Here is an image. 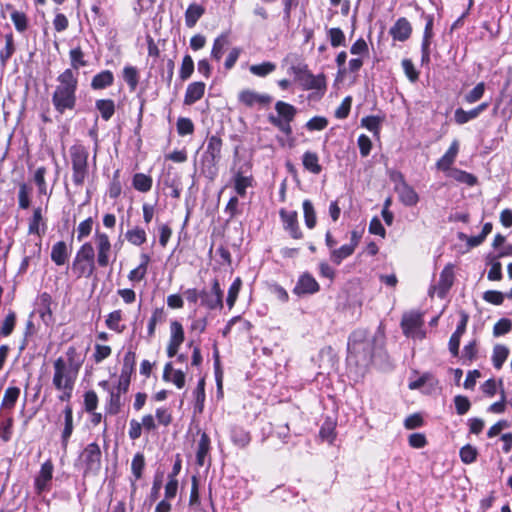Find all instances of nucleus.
<instances>
[{
    "label": "nucleus",
    "mask_w": 512,
    "mask_h": 512,
    "mask_svg": "<svg viewBox=\"0 0 512 512\" xmlns=\"http://www.w3.org/2000/svg\"><path fill=\"white\" fill-rule=\"evenodd\" d=\"M354 249L349 244L342 245L340 248L332 249L330 252V260L336 264L340 265L341 262L351 256L354 253Z\"/></svg>",
    "instance_id": "obj_31"
},
{
    "label": "nucleus",
    "mask_w": 512,
    "mask_h": 512,
    "mask_svg": "<svg viewBox=\"0 0 512 512\" xmlns=\"http://www.w3.org/2000/svg\"><path fill=\"white\" fill-rule=\"evenodd\" d=\"M69 257L68 247L64 241H58L52 246L51 260L57 265H64Z\"/></svg>",
    "instance_id": "obj_27"
},
{
    "label": "nucleus",
    "mask_w": 512,
    "mask_h": 512,
    "mask_svg": "<svg viewBox=\"0 0 512 512\" xmlns=\"http://www.w3.org/2000/svg\"><path fill=\"white\" fill-rule=\"evenodd\" d=\"M238 99L247 107H252L254 105L265 106L272 101V97L270 95L261 94L250 89L242 90L238 95Z\"/></svg>",
    "instance_id": "obj_15"
},
{
    "label": "nucleus",
    "mask_w": 512,
    "mask_h": 512,
    "mask_svg": "<svg viewBox=\"0 0 512 512\" xmlns=\"http://www.w3.org/2000/svg\"><path fill=\"white\" fill-rule=\"evenodd\" d=\"M64 420L65 426L62 433L63 445L66 446L67 439L71 436L73 431V415L72 408L70 406H66L64 409Z\"/></svg>",
    "instance_id": "obj_43"
},
{
    "label": "nucleus",
    "mask_w": 512,
    "mask_h": 512,
    "mask_svg": "<svg viewBox=\"0 0 512 512\" xmlns=\"http://www.w3.org/2000/svg\"><path fill=\"white\" fill-rule=\"evenodd\" d=\"M98 405V397L94 391H87L84 395V406L87 412H93Z\"/></svg>",
    "instance_id": "obj_59"
},
{
    "label": "nucleus",
    "mask_w": 512,
    "mask_h": 512,
    "mask_svg": "<svg viewBox=\"0 0 512 512\" xmlns=\"http://www.w3.org/2000/svg\"><path fill=\"white\" fill-rule=\"evenodd\" d=\"M280 217L282 219L284 228L290 233L294 239H300L302 232L298 226V215L295 211L280 210Z\"/></svg>",
    "instance_id": "obj_16"
},
{
    "label": "nucleus",
    "mask_w": 512,
    "mask_h": 512,
    "mask_svg": "<svg viewBox=\"0 0 512 512\" xmlns=\"http://www.w3.org/2000/svg\"><path fill=\"white\" fill-rule=\"evenodd\" d=\"M483 299L489 303L500 305L504 301V295L495 290H489L484 293Z\"/></svg>",
    "instance_id": "obj_62"
},
{
    "label": "nucleus",
    "mask_w": 512,
    "mask_h": 512,
    "mask_svg": "<svg viewBox=\"0 0 512 512\" xmlns=\"http://www.w3.org/2000/svg\"><path fill=\"white\" fill-rule=\"evenodd\" d=\"M133 186L140 192H148L152 187V178L143 173H137L133 177Z\"/></svg>",
    "instance_id": "obj_38"
},
{
    "label": "nucleus",
    "mask_w": 512,
    "mask_h": 512,
    "mask_svg": "<svg viewBox=\"0 0 512 512\" xmlns=\"http://www.w3.org/2000/svg\"><path fill=\"white\" fill-rule=\"evenodd\" d=\"M177 132L180 136L192 134L194 132V124L191 119L180 117L177 121Z\"/></svg>",
    "instance_id": "obj_53"
},
{
    "label": "nucleus",
    "mask_w": 512,
    "mask_h": 512,
    "mask_svg": "<svg viewBox=\"0 0 512 512\" xmlns=\"http://www.w3.org/2000/svg\"><path fill=\"white\" fill-rule=\"evenodd\" d=\"M297 79L306 90L323 91L326 88V81L323 74L313 75L307 69L299 68Z\"/></svg>",
    "instance_id": "obj_11"
},
{
    "label": "nucleus",
    "mask_w": 512,
    "mask_h": 512,
    "mask_svg": "<svg viewBox=\"0 0 512 512\" xmlns=\"http://www.w3.org/2000/svg\"><path fill=\"white\" fill-rule=\"evenodd\" d=\"M458 151L459 143L454 140L446 153L437 161V168L443 171L448 170L455 161Z\"/></svg>",
    "instance_id": "obj_26"
},
{
    "label": "nucleus",
    "mask_w": 512,
    "mask_h": 512,
    "mask_svg": "<svg viewBox=\"0 0 512 512\" xmlns=\"http://www.w3.org/2000/svg\"><path fill=\"white\" fill-rule=\"evenodd\" d=\"M227 44H228L227 35L226 34L219 35L213 42V47L211 50V57L216 61H220Z\"/></svg>",
    "instance_id": "obj_35"
},
{
    "label": "nucleus",
    "mask_w": 512,
    "mask_h": 512,
    "mask_svg": "<svg viewBox=\"0 0 512 512\" xmlns=\"http://www.w3.org/2000/svg\"><path fill=\"white\" fill-rule=\"evenodd\" d=\"M303 214L305 225L309 229H313L316 226V212L312 202L308 199L303 201Z\"/></svg>",
    "instance_id": "obj_36"
},
{
    "label": "nucleus",
    "mask_w": 512,
    "mask_h": 512,
    "mask_svg": "<svg viewBox=\"0 0 512 512\" xmlns=\"http://www.w3.org/2000/svg\"><path fill=\"white\" fill-rule=\"evenodd\" d=\"M241 286H242V281L239 277H237L233 281V283L231 284V286L228 290L226 303H227V306L229 307V309H232L233 306L235 305V302L238 298V294L240 292Z\"/></svg>",
    "instance_id": "obj_47"
},
{
    "label": "nucleus",
    "mask_w": 512,
    "mask_h": 512,
    "mask_svg": "<svg viewBox=\"0 0 512 512\" xmlns=\"http://www.w3.org/2000/svg\"><path fill=\"white\" fill-rule=\"evenodd\" d=\"M402 67L404 69L406 76L411 82H415L418 79V72L416 71L411 60L404 59L402 61Z\"/></svg>",
    "instance_id": "obj_64"
},
{
    "label": "nucleus",
    "mask_w": 512,
    "mask_h": 512,
    "mask_svg": "<svg viewBox=\"0 0 512 512\" xmlns=\"http://www.w3.org/2000/svg\"><path fill=\"white\" fill-rule=\"evenodd\" d=\"M13 418L11 416L0 419V438L8 441L12 437Z\"/></svg>",
    "instance_id": "obj_50"
},
{
    "label": "nucleus",
    "mask_w": 512,
    "mask_h": 512,
    "mask_svg": "<svg viewBox=\"0 0 512 512\" xmlns=\"http://www.w3.org/2000/svg\"><path fill=\"white\" fill-rule=\"evenodd\" d=\"M75 353V348L70 347L67 350L69 363L62 357H59L54 361V375L52 382L54 387L61 392L59 395V400L61 401H69L72 397V392L80 367V364L73 363Z\"/></svg>",
    "instance_id": "obj_1"
},
{
    "label": "nucleus",
    "mask_w": 512,
    "mask_h": 512,
    "mask_svg": "<svg viewBox=\"0 0 512 512\" xmlns=\"http://www.w3.org/2000/svg\"><path fill=\"white\" fill-rule=\"evenodd\" d=\"M318 290H319L318 282L315 280V278L312 275H310L308 273L303 274L299 278V280L294 288V292L298 295L313 294V293H316Z\"/></svg>",
    "instance_id": "obj_19"
},
{
    "label": "nucleus",
    "mask_w": 512,
    "mask_h": 512,
    "mask_svg": "<svg viewBox=\"0 0 512 512\" xmlns=\"http://www.w3.org/2000/svg\"><path fill=\"white\" fill-rule=\"evenodd\" d=\"M20 395L18 387H8L5 392L1 403V408L11 410L15 406Z\"/></svg>",
    "instance_id": "obj_32"
},
{
    "label": "nucleus",
    "mask_w": 512,
    "mask_h": 512,
    "mask_svg": "<svg viewBox=\"0 0 512 512\" xmlns=\"http://www.w3.org/2000/svg\"><path fill=\"white\" fill-rule=\"evenodd\" d=\"M78 75L72 69H66L57 77V86L52 95V103L57 112L65 113L76 106Z\"/></svg>",
    "instance_id": "obj_2"
},
{
    "label": "nucleus",
    "mask_w": 512,
    "mask_h": 512,
    "mask_svg": "<svg viewBox=\"0 0 512 512\" xmlns=\"http://www.w3.org/2000/svg\"><path fill=\"white\" fill-rule=\"evenodd\" d=\"M164 320H165L164 309L163 308H156L153 311L152 316H151V318L149 319V322H148L147 331H148V336L149 337L154 336L157 323H161Z\"/></svg>",
    "instance_id": "obj_44"
},
{
    "label": "nucleus",
    "mask_w": 512,
    "mask_h": 512,
    "mask_svg": "<svg viewBox=\"0 0 512 512\" xmlns=\"http://www.w3.org/2000/svg\"><path fill=\"white\" fill-rule=\"evenodd\" d=\"M15 52L13 35L11 33L5 35V47L0 51V60L3 64L11 58Z\"/></svg>",
    "instance_id": "obj_46"
},
{
    "label": "nucleus",
    "mask_w": 512,
    "mask_h": 512,
    "mask_svg": "<svg viewBox=\"0 0 512 512\" xmlns=\"http://www.w3.org/2000/svg\"><path fill=\"white\" fill-rule=\"evenodd\" d=\"M454 273L451 267L447 266L440 274L439 288L442 292H446L453 285Z\"/></svg>",
    "instance_id": "obj_45"
},
{
    "label": "nucleus",
    "mask_w": 512,
    "mask_h": 512,
    "mask_svg": "<svg viewBox=\"0 0 512 512\" xmlns=\"http://www.w3.org/2000/svg\"><path fill=\"white\" fill-rule=\"evenodd\" d=\"M357 143H358V147H359L361 156H363V157L368 156L371 151V148H372V142H371L370 138L368 136H366L365 134H361L358 137Z\"/></svg>",
    "instance_id": "obj_61"
},
{
    "label": "nucleus",
    "mask_w": 512,
    "mask_h": 512,
    "mask_svg": "<svg viewBox=\"0 0 512 512\" xmlns=\"http://www.w3.org/2000/svg\"><path fill=\"white\" fill-rule=\"evenodd\" d=\"M236 324H239L240 328L243 330H248L250 328V323L248 321L242 319L240 316H236L228 321L226 327L223 330V335L226 336L228 333H230L233 326Z\"/></svg>",
    "instance_id": "obj_57"
},
{
    "label": "nucleus",
    "mask_w": 512,
    "mask_h": 512,
    "mask_svg": "<svg viewBox=\"0 0 512 512\" xmlns=\"http://www.w3.org/2000/svg\"><path fill=\"white\" fill-rule=\"evenodd\" d=\"M205 8L197 3L188 6L185 12V24L188 28H193L198 20L204 15Z\"/></svg>",
    "instance_id": "obj_28"
},
{
    "label": "nucleus",
    "mask_w": 512,
    "mask_h": 512,
    "mask_svg": "<svg viewBox=\"0 0 512 512\" xmlns=\"http://www.w3.org/2000/svg\"><path fill=\"white\" fill-rule=\"evenodd\" d=\"M125 237L129 243L135 246H141L146 242L147 238L145 230L138 226L129 229L126 232Z\"/></svg>",
    "instance_id": "obj_33"
},
{
    "label": "nucleus",
    "mask_w": 512,
    "mask_h": 512,
    "mask_svg": "<svg viewBox=\"0 0 512 512\" xmlns=\"http://www.w3.org/2000/svg\"><path fill=\"white\" fill-rule=\"evenodd\" d=\"M426 25L424 29V35L422 40V61H429L430 58V44H431V38L433 36V22L434 18L432 15H426L425 16Z\"/></svg>",
    "instance_id": "obj_21"
},
{
    "label": "nucleus",
    "mask_w": 512,
    "mask_h": 512,
    "mask_svg": "<svg viewBox=\"0 0 512 512\" xmlns=\"http://www.w3.org/2000/svg\"><path fill=\"white\" fill-rule=\"evenodd\" d=\"M114 82V75L110 70H104L96 74L91 81L93 90H101L111 86Z\"/></svg>",
    "instance_id": "obj_29"
},
{
    "label": "nucleus",
    "mask_w": 512,
    "mask_h": 512,
    "mask_svg": "<svg viewBox=\"0 0 512 512\" xmlns=\"http://www.w3.org/2000/svg\"><path fill=\"white\" fill-rule=\"evenodd\" d=\"M121 320L122 312L120 310H115L107 316L106 325L109 329L121 333L125 329V326L120 325Z\"/></svg>",
    "instance_id": "obj_42"
},
{
    "label": "nucleus",
    "mask_w": 512,
    "mask_h": 512,
    "mask_svg": "<svg viewBox=\"0 0 512 512\" xmlns=\"http://www.w3.org/2000/svg\"><path fill=\"white\" fill-rule=\"evenodd\" d=\"M95 106L105 121H108L115 112V104L111 99L97 100Z\"/></svg>",
    "instance_id": "obj_34"
},
{
    "label": "nucleus",
    "mask_w": 512,
    "mask_h": 512,
    "mask_svg": "<svg viewBox=\"0 0 512 512\" xmlns=\"http://www.w3.org/2000/svg\"><path fill=\"white\" fill-rule=\"evenodd\" d=\"M327 125H328V120L325 117L316 116L307 122L306 127L308 130L320 131V130H323L324 128H326Z\"/></svg>",
    "instance_id": "obj_60"
},
{
    "label": "nucleus",
    "mask_w": 512,
    "mask_h": 512,
    "mask_svg": "<svg viewBox=\"0 0 512 512\" xmlns=\"http://www.w3.org/2000/svg\"><path fill=\"white\" fill-rule=\"evenodd\" d=\"M71 68L74 72L77 71L80 67H84L87 65V62L84 60V53L80 47H76L71 49L69 52Z\"/></svg>",
    "instance_id": "obj_41"
},
{
    "label": "nucleus",
    "mask_w": 512,
    "mask_h": 512,
    "mask_svg": "<svg viewBox=\"0 0 512 512\" xmlns=\"http://www.w3.org/2000/svg\"><path fill=\"white\" fill-rule=\"evenodd\" d=\"M72 181L76 187H82L89 174L88 149L82 144H74L69 149Z\"/></svg>",
    "instance_id": "obj_4"
},
{
    "label": "nucleus",
    "mask_w": 512,
    "mask_h": 512,
    "mask_svg": "<svg viewBox=\"0 0 512 512\" xmlns=\"http://www.w3.org/2000/svg\"><path fill=\"white\" fill-rule=\"evenodd\" d=\"M423 325L422 314L419 312H409L403 315L401 326L406 336L422 339L424 333L421 330Z\"/></svg>",
    "instance_id": "obj_9"
},
{
    "label": "nucleus",
    "mask_w": 512,
    "mask_h": 512,
    "mask_svg": "<svg viewBox=\"0 0 512 512\" xmlns=\"http://www.w3.org/2000/svg\"><path fill=\"white\" fill-rule=\"evenodd\" d=\"M252 164L249 161L234 162V166L232 168L233 172V183L234 189L236 193L244 197L246 195V189L251 187L253 184V175H252Z\"/></svg>",
    "instance_id": "obj_7"
},
{
    "label": "nucleus",
    "mask_w": 512,
    "mask_h": 512,
    "mask_svg": "<svg viewBox=\"0 0 512 512\" xmlns=\"http://www.w3.org/2000/svg\"><path fill=\"white\" fill-rule=\"evenodd\" d=\"M276 65L272 62H263L261 64H254L249 67V71L258 77H265L274 72Z\"/></svg>",
    "instance_id": "obj_40"
},
{
    "label": "nucleus",
    "mask_w": 512,
    "mask_h": 512,
    "mask_svg": "<svg viewBox=\"0 0 512 512\" xmlns=\"http://www.w3.org/2000/svg\"><path fill=\"white\" fill-rule=\"evenodd\" d=\"M488 106L489 104L487 102H483L469 111H465L462 108H458L455 110L454 119L456 123L460 125L465 124L470 120L476 119L483 111H485L488 108Z\"/></svg>",
    "instance_id": "obj_20"
},
{
    "label": "nucleus",
    "mask_w": 512,
    "mask_h": 512,
    "mask_svg": "<svg viewBox=\"0 0 512 512\" xmlns=\"http://www.w3.org/2000/svg\"><path fill=\"white\" fill-rule=\"evenodd\" d=\"M145 466L144 456L141 453H137L131 463L132 473L136 479H140L142 476V471Z\"/></svg>",
    "instance_id": "obj_55"
},
{
    "label": "nucleus",
    "mask_w": 512,
    "mask_h": 512,
    "mask_svg": "<svg viewBox=\"0 0 512 512\" xmlns=\"http://www.w3.org/2000/svg\"><path fill=\"white\" fill-rule=\"evenodd\" d=\"M222 140L216 135L207 139V146L203 155L204 161L215 167L221 158Z\"/></svg>",
    "instance_id": "obj_13"
},
{
    "label": "nucleus",
    "mask_w": 512,
    "mask_h": 512,
    "mask_svg": "<svg viewBox=\"0 0 512 512\" xmlns=\"http://www.w3.org/2000/svg\"><path fill=\"white\" fill-rule=\"evenodd\" d=\"M46 225L43 222L42 209L35 208L33 216L29 220L28 233L31 235L41 236L45 233Z\"/></svg>",
    "instance_id": "obj_25"
},
{
    "label": "nucleus",
    "mask_w": 512,
    "mask_h": 512,
    "mask_svg": "<svg viewBox=\"0 0 512 512\" xmlns=\"http://www.w3.org/2000/svg\"><path fill=\"white\" fill-rule=\"evenodd\" d=\"M95 250L90 242L84 243L77 251L72 263V271L77 278H89L95 270Z\"/></svg>",
    "instance_id": "obj_5"
},
{
    "label": "nucleus",
    "mask_w": 512,
    "mask_h": 512,
    "mask_svg": "<svg viewBox=\"0 0 512 512\" xmlns=\"http://www.w3.org/2000/svg\"><path fill=\"white\" fill-rule=\"evenodd\" d=\"M93 227V220L91 217L82 221L77 228V239L81 241L83 238L90 235Z\"/></svg>",
    "instance_id": "obj_56"
},
{
    "label": "nucleus",
    "mask_w": 512,
    "mask_h": 512,
    "mask_svg": "<svg viewBox=\"0 0 512 512\" xmlns=\"http://www.w3.org/2000/svg\"><path fill=\"white\" fill-rule=\"evenodd\" d=\"M184 329L180 322L173 320L170 323V338L167 346V355L172 358L176 356L182 343L184 342Z\"/></svg>",
    "instance_id": "obj_12"
},
{
    "label": "nucleus",
    "mask_w": 512,
    "mask_h": 512,
    "mask_svg": "<svg viewBox=\"0 0 512 512\" xmlns=\"http://www.w3.org/2000/svg\"><path fill=\"white\" fill-rule=\"evenodd\" d=\"M397 194L399 195L400 201L405 206H415L419 201V196L416 193V191L409 185V184H403L400 187H397L395 189Z\"/></svg>",
    "instance_id": "obj_24"
},
{
    "label": "nucleus",
    "mask_w": 512,
    "mask_h": 512,
    "mask_svg": "<svg viewBox=\"0 0 512 512\" xmlns=\"http://www.w3.org/2000/svg\"><path fill=\"white\" fill-rule=\"evenodd\" d=\"M99 385L109 392V399L106 404V412L110 415H116L119 413L121 408V382L116 388H110L107 381H102L99 383Z\"/></svg>",
    "instance_id": "obj_14"
},
{
    "label": "nucleus",
    "mask_w": 512,
    "mask_h": 512,
    "mask_svg": "<svg viewBox=\"0 0 512 512\" xmlns=\"http://www.w3.org/2000/svg\"><path fill=\"white\" fill-rule=\"evenodd\" d=\"M375 338L366 330L354 331L348 340V361L358 366H367L373 357Z\"/></svg>",
    "instance_id": "obj_3"
},
{
    "label": "nucleus",
    "mask_w": 512,
    "mask_h": 512,
    "mask_svg": "<svg viewBox=\"0 0 512 512\" xmlns=\"http://www.w3.org/2000/svg\"><path fill=\"white\" fill-rule=\"evenodd\" d=\"M275 110L277 112V116L270 114L268 116V121L285 135L289 136L292 133L290 123L293 121L297 113L296 108L284 101H277L275 104Z\"/></svg>",
    "instance_id": "obj_6"
},
{
    "label": "nucleus",
    "mask_w": 512,
    "mask_h": 512,
    "mask_svg": "<svg viewBox=\"0 0 512 512\" xmlns=\"http://www.w3.org/2000/svg\"><path fill=\"white\" fill-rule=\"evenodd\" d=\"M412 32V27L410 22L404 18H399L395 24L390 28V34L394 40L397 41H406Z\"/></svg>",
    "instance_id": "obj_18"
},
{
    "label": "nucleus",
    "mask_w": 512,
    "mask_h": 512,
    "mask_svg": "<svg viewBox=\"0 0 512 512\" xmlns=\"http://www.w3.org/2000/svg\"><path fill=\"white\" fill-rule=\"evenodd\" d=\"M205 83L203 82H193L187 86L184 103L186 105H192L198 100H200L205 93Z\"/></svg>",
    "instance_id": "obj_22"
},
{
    "label": "nucleus",
    "mask_w": 512,
    "mask_h": 512,
    "mask_svg": "<svg viewBox=\"0 0 512 512\" xmlns=\"http://www.w3.org/2000/svg\"><path fill=\"white\" fill-rule=\"evenodd\" d=\"M111 354V348L107 345H99L95 346L94 359L96 363L102 362L104 359L109 357Z\"/></svg>",
    "instance_id": "obj_63"
},
{
    "label": "nucleus",
    "mask_w": 512,
    "mask_h": 512,
    "mask_svg": "<svg viewBox=\"0 0 512 512\" xmlns=\"http://www.w3.org/2000/svg\"><path fill=\"white\" fill-rule=\"evenodd\" d=\"M53 464L50 460L45 461L40 469L38 476L35 479V488L38 493H41L48 488V484L52 479Z\"/></svg>",
    "instance_id": "obj_17"
},
{
    "label": "nucleus",
    "mask_w": 512,
    "mask_h": 512,
    "mask_svg": "<svg viewBox=\"0 0 512 512\" xmlns=\"http://www.w3.org/2000/svg\"><path fill=\"white\" fill-rule=\"evenodd\" d=\"M509 355V349L504 345H496L493 349L492 361L496 369H500Z\"/></svg>",
    "instance_id": "obj_37"
},
{
    "label": "nucleus",
    "mask_w": 512,
    "mask_h": 512,
    "mask_svg": "<svg viewBox=\"0 0 512 512\" xmlns=\"http://www.w3.org/2000/svg\"><path fill=\"white\" fill-rule=\"evenodd\" d=\"M123 78L131 91H134L139 82L138 70L133 66H125L123 69Z\"/></svg>",
    "instance_id": "obj_39"
},
{
    "label": "nucleus",
    "mask_w": 512,
    "mask_h": 512,
    "mask_svg": "<svg viewBox=\"0 0 512 512\" xmlns=\"http://www.w3.org/2000/svg\"><path fill=\"white\" fill-rule=\"evenodd\" d=\"M201 305L210 310L221 309L223 307V291L219 281L215 279L210 291H201L199 293Z\"/></svg>",
    "instance_id": "obj_10"
},
{
    "label": "nucleus",
    "mask_w": 512,
    "mask_h": 512,
    "mask_svg": "<svg viewBox=\"0 0 512 512\" xmlns=\"http://www.w3.org/2000/svg\"><path fill=\"white\" fill-rule=\"evenodd\" d=\"M484 92L485 84L480 82L464 96V100L466 103L473 104L483 97Z\"/></svg>",
    "instance_id": "obj_51"
},
{
    "label": "nucleus",
    "mask_w": 512,
    "mask_h": 512,
    "mask_svg": "<svg viewBox=\"0 0 512 512\" xmlns=\"http://www.w3.org/2000/svg\"><path fill=\"white\" fill-rule=\"evenodd\" d=\"M5 10L10 12V18L15 26V29L19 33L25 32L29 25L26 14L22 11L16 10L11 4H6Z\"/></svg>",
    "instance_id": "obj_23"
},
{
    "label": "nucleus",
    "mask_w": 512,
    "mask_h": 512,
    "mask_svg": "<svg viewBox=\"0 0 512 512\" xmlns=\"http://www.w3.org/2000/svg\"><path fill=\"white\" fill-rule=\"evenodd\" d=\"M94 243L97 251V263L100 267H107L112 255V244L106 233L96 230Z\"/></svg>",
    "instance_id": "obj_8"
},
{
    "label": "nucleus",
    "mask_w": 512,
    "mask_h": 512,
    "mask_svg": "<svg viewBox=\"0 0 512 512\" xmlns=\"http://www.w3.org/2000/svg\"><path fill=\"white\" fill-rule=\"evenodd\" d=\"M45 174H46V169L44 167L37 168V170L35 171V174H34V181L38 187V191L40 194H43V195L48 194L47 184L45 182Z\"/></svg>",
    "instance_id": "obj_54"
},
{
    "label": "nucleus",
    "mask_w": 512,
    "mask_h": 512,
    "mask_svg": "<svg viewBox=\"0 0 512 512\" xmlns=\"http://www.w3.org/2000/svg\"><path fill=\"white\" fill-rule=\"evenodd\" d=\"M512 328V322L509 319H500L493 328V334L495 336H501L508 333Z\"/></svg>",
    "instance_id": "obj_58"
},
{
    "label": "nucleus",
    "mask_w": 512,
    "mask_h": 512,
    "mask_svg": "<svg viewBox=\"0 0 512 512\" xmlns=\"http://www.w3.org/2000/svg\"><path fill=\"white\" fill-rule=\"evenodd\" d=\"M327 33L332 47L345 46V34L340 28H330Z\"/></svg>",
    "instance_id": "obj_49"
},
{
    "label": "nucleus",
    "mask_w": 512,
    "mask_h": 512,
    "mask_svg": "<svg viewBox=\"0 0 512 512\" xmlns=\"http://www.w3.org/2000/svg\"><path fill=\"white\" fill-rule=\"evenodd\" d=\"M16 323V315L14 312L10 311L6 318L4 319L1 327H0V335L7 337L9 336L15 327Z\"/></svg>",
    "instance_id": "obj_52"
},
{
    "label": "nucleus",
    "mask_w": 512,
    "mask_h": 512,
    "mask_svg": "<svg viewBox=\"0 0 512 512\" xmlns=\"http://www.w3.org/2000/svg\"><path fill=\"white\" fill-rule=\"evenodd\" d=\"M302 163L304 168L313 174H319L322 170L319 164V157L315 152H305L302 157Z\"/></svg>",
    "instance_id": "obj_30"
},
{
    "label": "nucleus",
    "mask_w": 512,
    "mask_h": 512,
    "mask_svg": "<svg viewBox=\"0 0 512 512\" xmlns=\"http://www.w3.org/2000/svg\"><path fill=\"white\" fill-rule=\"evenodd\" d=\"M194 72V61L190 55H185L179 71L181 80H187Z\"/></svg>",
    "instance_id": "obj_48"
}]
</instances>
